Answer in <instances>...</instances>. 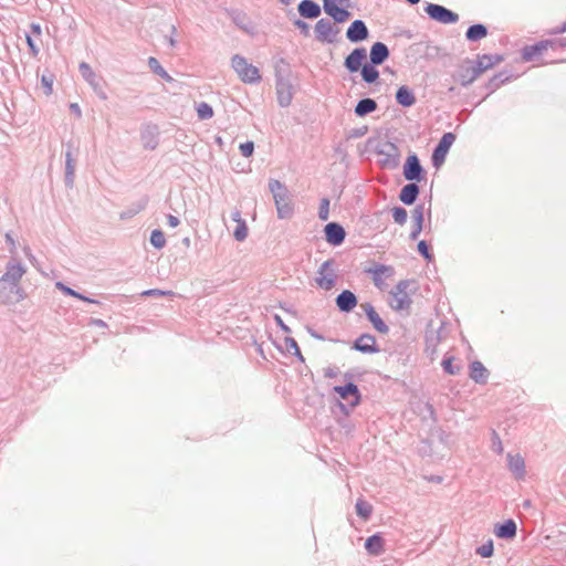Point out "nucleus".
I'll list each match as a JSON object with an SVG mask.
<instances>
[{"instance_id":"423d86ee","label":"nucleus","mask_w":566,"mask_h":566,"mask_svg":"<svg viewBox=\"0 0 566 566\" xmlns=\"http://www.w3.org/2000/svg\"><path fill=\"white\" fill-rule=\"evenodd\" d=\"M25 298V292L20 284L0 282V300L4 305H14Z\"/></svg>"},{"instance_id":"2f4dec72","label":"nucleus","mask_w":566,"mask_h":566,"mask_svg":"<svg viewBox=\"0 0 566 566\" xmlns=\"http://www.w3.org/2000/svg\"><path fill=\"white\" fill-rule=\"evenodd\" d=\"M298 12L303 18L315 19L321 14V7L313 0H303L298 4Z\"/></svg>"},{"instance_id":"0e129e2a","label":"nucleus","mask_w":566,"mask_h":566,"mask_svg":"<svg viewBox=\"0 0 566 566\" xmlns=\"http://www.w3.org/2000/svg\"><path fill=\"white\" fill-rule=\"evenodd\" d=\"M167 224L171 228H176L180 224V220L174 214H168L167 216Z\"/></svg>"},{"instance_id":"412c9836","label":"nucleus","mask_w":566,"mask_h":566,"mask_svg":"<svg viewBox=\"0 0 566 566\" xmlns=\"http://www.w3.org/2000/svg\"><path fill=\"white\" fill-rule=\"evenodd\" d=\"M367 56L365 48H356L344 61L345 67L350 72L355 73L361 67L363 61Z\"/></svg>"},{"instance_id":"4468645a","label":"nucleus","mask_w":566,"mask_h":566,"mask_svg":"<svg viewBox=\"0 0 566 566\" xmlns=\"http://www.w3.org/2000/svg\"><path fill=\"white\" fill-rule=\"evenodd\" d=\"M444 327L441 325L439 328H428L426 332V348L424 352L433 359L437 354V348L440 342L443 339Z\"/></svg>"},{"instance_id":"4d7b16f0","label":"nucleus","mask_w":566,"mask_h":566,"mask_svg":"<svg viewBox=\"0 0 566 566\" xmlns=\"http://www.w3.org/2000/svg\"><path fill=\"white\" fill-rule=\"evenodd\" d=\"M418 252L428 261L432 259V254L429 252V247L423 240L418 243Z\"/></svg>"},{"instance_id":"338daca9","label":"nucleus","mask_w":566,"mask_h":566,"mask_svg":"<svg viewBox=\"0 0 566 566\" xmlns=\"http://www.w3.org/2000/svg\"><path fill=\"white\" fill-rule=\"evenodd\" d=\"M231 218L234 222L237 223H240V222H245V220L242 218L241 216V211L239 209H235L232 213H231Z\"/></svg>"},{"instance_id":"8fccbe9b","label":"nucleus","mask_w":566,"mask_h":566,"mask_svg":"<svg viewBox=\"0 0 566 566\" xmlns=\"http://www.w3.org/2000/svg\"><path fill=\"white\" fill-rule=\"evenodd\" d=\"M233 237L237 241L239 242H242L247 239L248 237V226L245 222H240L238 223L234 232H233Z\"/></svg>"},{"instance_id":"69168bd1","label":"nucleus","mask_w":566,"mask_h":566,"mask_svg":"<svg viewBox=\"0 0 566 566\" xmlns=\"http://www.w3.org/2000/svg\"><path fill=\"white\" fill-rule=\"evenodd\" d=\"M70 111L77 117L80 118L82 116V111H81V107L77 103H71L70 104Z\"/></svg>"},{"instance_id":"f704fd0d","label":"nucleus","mask_w":566,"mask_h":566,"mask_svg":"<svg viewBox=\"0 0 566 566\" xmlns=\"http://www.w3.org/2000/svg\"><path fill=\"white\" fill-rule=\"evenodd\" d=\"M365 548L371 555H380L384 551V538L378 534L369 536L365 542Z\"/></svg>"},{"instance_id":"864d4df0","label":"nucleus","mask_w":566,"mask_h":566,"mask_svg":"<svg viewBox=\"0 0 566 566\" xmlns=\"http://www.w3.org/2000/svg\"><path fill=\"white\" fill-rule=\"evenodd\" d=\"M423 216H424V206L423 205L416 206L411 213L413 223L423 224Z\"/></svg>"},{"instance_id":"1a4fd4ad","label":"nucleus","mask_w":566,"mask_h":566,"mask_svg":"<svg viewBox=\"0 0 566 566\" xmlns=\"http://www.w3.org/2000/svg\"><path fill=\"white\" fill-rule=\"evenodd\" d=\"M380 157L379 164L381 167L394 169L399 165V150L392 143H387L376 150Z\"/></svg>"},{"instance_id":"f8f14e48","label":"nucleus","mask_w":566,"mask_h":566,"mask_svg":"<svg viewBox=\"0 0 566 566\" xmlns=\"http://www.w3.org/2000/svg\"><path fill=\"white\" fill-rule=\"evenodd\" d=\"M25 273V266L14 256H12V259L6 265V271L0 277V282L20 284V281Z\"/></svg>"},{"instance_id":"aec40b11","label":"nucleus","mask_w":566,"mask_h":566,"mask_svg":"<svg viewBox=\"0 0 566 566\" xmlns=\"http://www.w3.org/2000/svg\"><path fill=\"white\" fill-rule=\"evenodd\" d=\"M361 307L369 319V322L373 324L374 328L379 332L380 334H387L389 332V327L387 324L382 321V318L379 316V314L376 312L375 307L370 303L361 304Z\"/></svg>"},{"instance_id":"f3484780","label":"nucleus","mask_w":566,"mask_h":566,"mask_svg":"<svg viewBox=\"0 0 566 566\" xmlns=\"http://www.w3.org/2000/svg\"><path fill=\"white\" fill-rule=\"evenodd\" d=\"M353 349L364 354H375L379 352L376 338L371 334L360 335L353 344Z\"/></svg>"},{"instance_id":"6e6552de","label":"nucleus","mask_w":566,"mask_h":566,"mask_svg":"<svg viewBox=\"0 0 566 566\" xmlns=\"http://www.w3.org/2000/svg\"><path fill=\"white\" fill-rule=\"evenodd\" d=\"M480 75L481 74L476 67H474V61L465 60L459 65L455 74L453 75V78L462 86H468L472 84Z\"/></svg>"},{"instance_id":"0eeeda50","label":"nucleus","mask_w":566,"mask_h":566,"mask_svg":"<svg viewBox=\"0 0 566 566\" xmlns=\"http://www.w3.org/2000/svg\"><path fill=\"white\" fill-rule=\"evenodd\" d=\"M339 33V29L334 25L327 19H321L316 22L315 25V36L316 40L322 43H334L337 40V34Z\"/></svg>"},{"instance_id":"de8ad7c7","label":"nucleus","mask_w":566,"mask_h":566,"mask_svg":"<svg viewBox=\"0 0 566 566\" xmlns=\"http://www.w3.org/2000/svg\"><path fill=\"white\" fill-rule=\"evenodd\" d=\"M392 218L396 223L403 226L408 218L407 210L402 207L392 208Z\"/></svg>"},{"instance_id":"39448f33","label":"nucleus","mask_w":566,"mask_h":566,"mask_svg":"<svg viewBox=\"0 0 566 566\" xmlns=\"http://www.w3.org/2000/svg\"><path fill=\"white\" fill-rule=\"evenodd\" d=\"M424 12L429 15L430 19L443 24H453L459 21L458 13L440 4L428 3L424 7Z\"/></svg>"},{"instance_id":"3c124183","label":"nucleus","mask_w":566,"mask_h":566,"mask_svg":"<svg viewBox=\"0 0 566 566\" xmlns=\"http://www.w3.org/2000/svg\"><path fill=\"white\" fill-rule=\"evenodd\" d=\"M509 80V76H504L503 73H499V74H495L490 81H489V88L491 91H494L496 90L497 87H500L501 84H503L504 82H506Z\"/></svg>"},{"instance_id":"49530a36","label":"nucleus","mask_w":566,"mask_h":566,"mask_svg":"<svg viewBox=\"0 0 566 566\" xmlns=\"http://www.w3.org/2000/svg\"><path fill=\"white\" fill-rule=\"evenodd\" d=\"M453 356H444L443 360H442V368L444 370V373L449 374V375H457L460 373V367L459 366H453Z\"/></svg>"},{"instance_id":"c756f323","label":"nucleus","mask_w":566,"mask_h":566,"mask_svg":"<svg viewBox=\"0 0 566 566\" xmlns=\"http://www.w3.org/2000/svg\"><path fill=\"white\" fill-rule=\"evenodd\" d=\"M419 186L411 181L402 187L399 193V199L407 206H411L417 200V197L419 195Z\"/></svg>"},{"instance_id":"13d9d810","label":"nucleus","mask_w":566,"mask_h":566,"mask_svg":"<svg viewBox=\"0 0 566 566\" xmlns=\"http://www.w3.org/2000/svg\"><path fill=\"white\" fill-rule=\"evenodd\" d=\"M174 293L171 291H163L158 289H151L144 291L142 293L143 296H164V295H172Z\"/></svg>"},{"instance_id":"e433bc0d","label":"nucleus","mask_w":566,"mask_h":566,"mask_svg":"<svg viewBox=\"0 0 566 566\" xmlns=\"http://www.w3.org/2000/svg\"><path fill=\"white\" fill-rule=\"evenodd\" d=\"M488 35V28L484 24H473L469 27L465 32V38L468 41L476 42Z\"/></svg>"},{"instance_id":"e2e57ef3","label":"nucleus","mask_w":566,"mask_h":566,"mask_svg":"<svg viewBox=\"0 0 566 566\" xmlns=\"http://www.w3.org/2000/svg\"><path fill=\"white\" fill-rule=\"evenodd\" d=\"M31 28V35L33 36H36V38H40L41 34H42V29H41V25L39 23H31L30 25Z\"/></svg>"},{"instance_id":"a19ab883","label":"nucleus","mask_w":566,"mask_h":566,"mask_svg":"<svg viewBox=\"0 0 566 566\" xmlns=\"http://www.w3.org/2000/svg\"><path fill=\"white\" fill-rule=\"evenodd\" d=\"M148 66L155 74L159 75L161 78L166 81L172 80L171 76L166 72V70L160 65L159 61L156 57L150 56L148 59Z\"/></svg>"},{"instance_id":"603ef678","label":"nucleus","mask_w":566,"mask_h":566,"mask_svg":"<svg viewBox=\"0 0 566 566\" xmlns=\"http://www.w3.org/2000/svg\"><path fill=\"white\" fill-rule=\"evenodd\" d=\"M329 217V200L327 198H323L321 200L319 209H318V218L321 220H327Z\"/></svg>"},{"instance_id":"72a5a7b5","label":"nucleus","mask_w":566,"mask_h":566,"mask_svg":"<svg viewBox=\"0 0 566 566\" xmlns=\"http://www.w3.org/2000/svg\"><path fill=\"white\" fill-rule=\"evenodd\" d=\"M494 534L499 538H513L516 535V524L513 520H507L502 524H499L495 530Z\"/></svg>"},{"instance_id":"052dcab7","label":"nucleus","mask_w":566,"mask_h":566,"mask_svg":"<svg viewBox=\"0 0 566 566\" xmlns=\"http://www.w3.org/2000/svg\"><path fill=\"white\" fill-rule=\"evenodd\" d=\"M422 226L420 223H413L412 230L410 232V240H417L422 231Z\"/></svg>"},{"instance_id":"a18cd8bd","label":"nucleus","mask_w":566,"mask_h":566,"mask_svg":"<svg viewBox=\"0 0 566 566\" xmlns=\"http://www.w3.org/2000/svg\"><path fill=\"white\" fill-rule=\"evenodd\" d=\"M284 343H285L286 350L290 354L296 356L302 361L304 360L303 355L301 353V349H300V347H298V345H297V343H296V340L294 338L286 337L284 339Z\"/></svg>"},{"instance_id":"09e8293b","label":"nucleus","mask_w":566,"mask_h":566,"mask_svg":"<svg viewBox=\"0 0 566 566\" xmlns=\"http://www.w3.org/2000/svg\"><path fill=\"white\" fill-rule=\"evenodd\" d=\"M475 552L481 557H491L494 552L493 541L489 539L486 543L479 546Z\"/></svg>"},{"instance_id":"5fc2aeb1","label":"nucleus","mask_w":566,"mask_h":566,"mask_svg":"<svg viewBox=\"0 0 566 566\" xmlns=\"http://www.w3.org/2000/svg\"><path fill=\"white\" fill-rule=\"evenodd\" d=\"M27 44L29 46L30 53L33 57H36L40 53V48L35 44L33 36L29 33L25 34Z\"/></svg>"},{"instance_id":"774afa93","label":"nucleus","mask_w":566,"mask_h":566,"mask_svg":"<svg viewBox=\"0 0 566 566\" xmlns=\"http://www.w3.org/2000/svg\"><path fill=\"white\" fill-rule=\"evenodd\" d=\"M554 42V46L552 49H565L566 48V38L552 40Z\"/></svg>"},{"instance_id":"37998d69","label":"nucleus","mask_w":566,"mask_h":566,"mask_svg":"<svg viewBox=\"0 0 566 566\" xmlns=\"http://www.w3.org/2000/svg\"><path fill=\"white\" fill-rule=\"evenodd\" d=\"M196 109L198 118L201 120L210 119L213 116V108L206 102L199 103Z\"/></svg>"},{"instance_id":"f257e3e1","label":"nucleus","mask_w":566,"mask_h":566,"mask_svg":"<svg viewBox=\"0 0 566 566\" xmlns=\"http://www.w3.org/2000/svg\"><path fill=\"white\" fill-rule=\"evenodd\" d=\"M269 188L274 198L277 217L280 219H290L293 214V206L286 187L279 180H271Z\"/></svg>"},{"instance_id":"7c9ffc66","label":"nucleus","mask_w":566,"mask_h":566,"mask_svg":"<svg viewBox=\"0 0 566 566\" xmlns=\"http://www.w3.org/2000/svg\"><path fill=\"white\" fill-rule=\"evenodd\" d=\"M488 377H489V371L481 361L475 360V361L471 363L470 378L472 380H474L476 384L484 385L488 381Z\"/></svg>"},{"instance_id":"79ce46f5","label":"nucleus","mask_w":566,"mask_h":566,"mask_svg":"<svg viewBox=\"0 0 566 566\" xmlns=\"http://www.w3.org/2000/svg\"><path fill=\"white\" fill-rule=\"evenodd\" d=\"M355 509L357 515L364 520H368L373 513V506L368 502L363 500L357 501Z\"/></svg>"},{"instance_id":"b1692460","label":"nucleus","mask_w":566,"mask_h":566,"mask_svg":"<svg viewBox=\"0 0 566 566\" xmlns=\"http://www.w3.org/2000/svg\"><path fill=\"white\" fill-rule=\"evenodd\" d=\"M76 159L73 156L71 145L67 146L65 151V176L64 181L66 187L72 188L75 180Z\"/></svg>"},{"instance_id":"f03ea898","label":"nucleus","mask_w":566,"mask_h":566,"mask_svg":"<svg viewBox=\"0 0 566 566\" xmlns=\"http://www.w3.org/2000/svg\"><path fill=\"white\" fill-rule=\"evenodd\" d=\"M231 65L242 82L254 84L261 81L259 69L248 63L242 55L235 54L231 60Z\"/></svg>"},{"instance_id":"bf43d9fd","label":"nucleus","mask_w":566,"mask_h":566,"mask_svg":"<svg viewBox=\"0 0 566 566\" xmlns=\"http://www.w3.org/2000/svg\"><path fill=\"white\" fill-rule=\"evenodd\" d=\"M6 242L9 247V251L12 255H14L17 253V243H15V240L13 239V237L11 235L10 232H7L6 235Z\"/></svg>"},{"instance_id":"c85d7f7f","label":"nucleus","mask_w":566,"mask_h":566,"mask_svg":"<svg viewBox=\"0 0 566 566\" xmlns=\"http://www.w3.org/2000/svg\"><path fill=\"white\" fill-rule=\"evenodd\" d=\"M336 305L339 311L348 313L357 305V297L353 292L345 290L337 295Z\"/></svg>"},{"instance_id":"a878e982","label":"nucleus","mask_w":566,"mask_h":566,"mask_svg":"<svg viewBox=\"0 0 566 566\" xmlns=\"http://www.w3.org/2000/svg\"><path fill=\"white\" fill-rule=\"evenodd\" d=\"M142 142L146 149L154 150L158 146V128L155 125H147L142 129Z\"/></svg>"},{"instance_id":"4c0bfd02","label":"nucleus","mask_w":566,"mask_h":566,"mask_svg":"<svg viewBox=\"0 0 566 566\" xmlns=\"http://www.w3.org/2000/svg\"><path fill=\"white\" fill-rule=\"evenodd\" d=\"M80 73L83 78L96 91L98 86V81L95 72L92 70L88 63L82 62L78 66Z\"/></svg>"},{"instance_id":"7ed1b4c3","label":"nucleus","mask_w":566,"mask_h":566,"mask_svg":"<svg viewBox=\"0 0 566 566\" xmlns=\"http://www.w3.org/2000/svg\"><path fill=\"white\" fill-rule=\"evenodd\" d=\"M409 285L408 280H402L389 292L388 304L394 311L400 312L410 308L412 301L407 293Z\"/></svg>"},{"instance_id":"58836bf2","label":"nucleus","mask_w":566,"mask_h":566,"mask_svg":"<svg viewBox=\"0 0 566 566\" xmlns=\"http://www.w3.org/2000/svg\"><path fill=\"white\" fill-rule=\"evenodd\" d=\"M55 286H56L57 290H60L65 295H69V296H72V297H76V298H78L81 301H84V302H87V303L99 304V301L91 298V297H87V296L76 292L75 290L69 287L67 285H65L62 282H56Z\"/></svg>"},{"instance_id":"2eb2a0df","label":"nucleus","mask_w":566,"mask_h":566,"mask_svg":"<svg viewBox=\"0 0 566 566\" xmlns=\"http://www.w3.org/2000/svg\"><path fill=\"white\" fill-rule=\"evenodd\" d=\"M334 390L342 399L347 400L352 407L359 405L361 396L355 384L348 382L345 386H335Z\"/></svg>"},{"instance_id":"bb28decb","label":"nucleus","mask_w":566,"mask_h":566,"mask_svg":"<svg viewBox=\"0 0 566 566\" xmlns=\"http://www.w3.org/2000/svg\"><path fill=\"white\" fill-rule=\"evenodd\" d=\"M503 61V56L499 54H483L478 56L476 61H474V67L479 71L480 74L490 70L494 65L499 64Z\"/></svg>"},{"instance_id":"cd10ccee","label":"nucleus","mask_w":566,"mask_h":566,"mask_svg":"<svg viewBox=\"0 0 566 566\" xmlns=\"http://www.w3.org/2000/svg\"><path fill=\"white\" fill-rule=\"evenodd\" d=\"M370 62L374 65L382 64L389 57V49L382 42H376L370 48Z\"/></svg>"},{"instance_id":"a211bd4d","label":"nucleus","mask_w":566,"mask_h":566,"mask_svg":"<svg viewBox=\"0 0 566 566\" xmlns=\"http://www.w3.org/2000/svg\"><path fill=\"white\" fill-rule=\"evenodd\" d=\"M326 241L332 245H340L346 237L344 228L336 223L331 222L325 226L324 229Z\"/></svg>"},{"instance_id":"9d476101","label":"nucleus","mask_w":566,"mask_h":566,"mask_svg":"<svg viewBox=\"0 0 566 566\" xmlns=\"http://www.w3.org/2000/svg\"><path fill=\"white\" fill-rule=\"evenodd\" d=\"M403 176L408 181H421L424 179L426 171L416 154L407 157L403 165Z\"/></svg>"},{"instance_id":"4be33fe9","label":"nucleus","mask_w":566,"mask_h":566,"mask_svg":"<svg viewBox=\"0 0 566 566\" xmlns=\"http://www.w3.org/2000/svg\"><path fill=\"white\" fill-rule=\"evenodd\" d=\"M394 268L385 264H377L374 268L367 270V273L371 274L374 284L382 289L384 280L394 275Z\"/></svg>"},{"instance_id":"ddd939ff","label":"nucleus","mask_w":566,"mask_h":566,"mask_svg":"<svg viewBox=\"0 0 566 566\" xmlns=\"http://www.w3.org/2000/svg\"><path fill=\"white\" fill-rule=\"evenodd\" d=\"M455 140V135L453 133H446L439 140V144L436 146L432 154V165L434 167H439L444 163L446 156L453 145Z\"/></svg>"},{"instance_id":"ea45409f","label":"nucleus","mask_w":566,"mask_h":566,"mask_svg":"<svg viewBox=\"0 0 566 566\" xmlns=\"http://www.w3.org/2000/svg\"><path fill=\"white\" fill-rule=\"evenodd\" d=\"M375 66L371 62L361 66V77L368 84L375 83L379 77V71Z\"/></svg>"},{"instance_id":"c9c22d12","label":"nucleus","mask_w":566,"mask_h":566,"mask_svg":"<svg viewBox=\"0 0 566 566\" xmlns=\"http://www.w3.org/2000/svg\"><path fill=\"white\" fill-rule=\"evenodd\" d=\"M377 109V103L375 99L366 97L360 99L355 106V114L359 117H364Z\"/></svg>"},{"instance_id":"6ab92c4d","label":"nucleus","mask_w":566,"mask_h":566,"mask_svg":"<svg viewBox=\"0 0 566 566\" xmlns=\"http://www.w3.org/2000/svg\"><path fill=\"white\" fill-rule=\"evenodd\" d=\"M368 29L363 20H355L347 29L346 36L350 42H360L368 38Z\"/></svg>"},{"instance_id":"9b49d317","label":"nucleus","mask_w":566,"mask_h":566,"mask_svg":"<svg viewBox=\"0 0 566 566\" xmlns=\"http://www.w3.org/2000/svg\"><path fill=\"white\" fill-rule=\"evenodd\" d=\"M275 93L277 103L281 107H287L291 105L294 96V90L290 80L282 76L276 77Z\"/></svg>"},{"instance_id":"5701e85b","label":"nucleus","mask_w":566,"mask_h":566,"mask_svg":"<svg viewBox=\"0 0 566 566\" xmlns=\"http://www.w3.org/2000/svg\"><path fill=\"white\" fill-rule=\"evenodd\" d=\"M323 8L337 23L345 22L350 15L347 9L339 8L334 0H324Z\"/></svg>"},{"instance_id":"680f3d73","label":"nucleus","mask_w":566,"mask_h":566,"mask_svg":"<svg viewBox=\"0 0 566 566\" xmlns=\"http://www.w3.org/2000/svg\"><path fill=\"white\" fill-rule=\"evenodd\" d=\"M294 24L302 31V33L304 35H308V32H310V28H308V24L306 22H304L303 20H296L294 22Z\"/></svg>"},{"instance_id":"6e6d98bb","label":"nucleus","mask_w":566,"mask_h":566,"mask_svg":"<svg viewBox=\"0 0 566 566\" xmlns=\"http://www.w3.org/2000/svg\"><path fill=\"white\" fill-rule=\"evenodd\" d=\"M240 153L243 157H250L254 150V144L252 142H245L240 145Z\"/></svg>"},{"instance_id":"393cba45","label":"nucleus","mask_w":566,"mask_h":566,"mask_svg":"<svg viewBox=\"0 0 566 566\" xmlns=\"http://www.w3.org/2000/svg\"><path fill=\"white\" fill-rule=\"evenodd\" d=\"M507 467L516 480H522L525 476V461L518 453L507 454Z\"/></svg>"},{"instance_id":"dca6fc26","label":"nucleus","mask_w":566,"mask_h":566,"mask_svg":"<svg viewBox=\"0 0 566 566\" xmlns=\"http://www.w3.org/2000/svg\"><path fill=\"white\" fill-rule=\"evenodd\" d=\"M554 46V42L551 40H542L532 45H526L522 49V59L526 62L533 61L535 56L547 51Z\"/></svg>"},{"instance_id":"20e7f679","label":"nucleus","mask_w":566,"mask_h":566,"mask_svg":"<svg viewBox=\"0 0 566 566\" xmlns=\"http://www.w3.org/2000/svg\"><path fill=\"white\" fill-rule=\"evenodd\" d=\"M336 281V263L333 259H329L321 264L315 283L319 289L329 291L335 286Z\"/></svg>"},{"instance_id":"c03bdc74","label":"nucleus","mask_w":566,"mask_h":566,"mask_svg":"<svg viewBox=\"0 0 566 566\" xmlns=\"http://www.w3.org/2000/svg\"><path fill=\"white\" fill-rule=\"evenodd\" d=\"M150 243L156 249H163L166 245V238L161 230L155 229L150 233Z\"/></svg>"},{"instance_id":"473e14b6","label":"nucleus","mask_w":566,"mask_h":566,"mask_svg":"<svg viewBox=\"0 0 566 566\" xmlns=\"http://www.w3.org/2000/svg\"><path fill=\"white\" fill-rule=\"evenodd\" d=\"M396 102L403 107H410L416 103V96L408 86L403 85L396 92Z\"/></svg>"}]
</instances>
